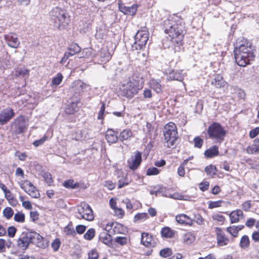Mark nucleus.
I'll return each instance as SVG.
<instances>
[{"instance_id":"f704fd0d","label":"nucleus","mask_w":259,"mask_h":259,"mask_svg":"<svg viewBox=\"0 0 259 259\" xmlns=\"http://www.w3.org/2000/svg\"><path fill=\"white\" fill-rule=\"evenodd\" d=\"M63 79V75L61 73H58L57 76L53 77L52 79V82L51 85L52 86L55 85L57 86L60 84Z\"/></svg>"},{"instance_id":"393cba45","label":"nucleus","mask_w":259,"mask_h":259,"mask_svg":"<svg viewBox=\"0 0 259 259\" xmlns=\"http://www.w3.org/2000/svg\"><path fill=\"white\" fill-rule=\"evenodd\" d=\"M212 84L217 88H221L224 87L227 82L224 80L223 77L220 74H217L213 80L212 81Z\"/></svg>"},{"instance_id":"1a4fd4ad","label":"nucleus","mask_w":259,"mask_h":259,"mask_svg":"<svg viewBox=\"0 0 259 259\" xmlns=\"http://www.w3.org/2000/svg\"><path fill=\"white\" fill-rule=\"evenodd\" d=\"M149 39V32L146 28L139 30L135 36V43L132 45V49L141 50L145 47Z\"/></svg>"},{"instance_id":"4468645a","label":"nucleus","mask_w":259,"mask_h":259,"mask_svg":"<svg viewBox=\"0 0 259 259\" xmlns=\"http://www.w3.org/2000/svg\"><path fill=\"white\" fill-rule=\"evenodd\" d=\"M89 87L88 84L84 83L80 80H76L73 82L71 88L70 89L71 92H74L77 98L80 93L83 92Z\"/></svg>"},{"instance_id":"7ed1b4c3","label":"nucleus","mask_w":259,"mask_h":259,"mask_svg":"<svg viewBox=\"0 0 259 259\" xmlns=\"http://www.w3.org/2000/svg\"><path fill=\"white\" fill-rule=\"evenodd\" d=\"M30 243L40 248L45 247L44 238L36 232H26L21 234L17 240V246L19 249L25 250Z\"/></svg>"},{"instance_id":"2f4dec72","label":"nucleus","mask_w":259,"mask_h":259,"mask_svg":"<svg viewBox=\"0 0 259 259\" xmlns=\"http://www.w3.org/2000/svg\"><path fill=\"white\" fill-rule=\"evenodd\" d=\"M161 234L162 237L165 238H171L174 235V233L170 228L164 227L161 231Z\"/></svg>"},{"instance_id":"de8ad7c7","label":"nucleus","mask_w":259,"mask_h":259,"mask_svg":"<svg viewBox=\"0 0 259 259\" xmlns=\"http://www.w3.org/2000/svg\"><path fill=\"white\" fill-rule=\"evenodd\" d=\"M99 254L95 249H92L88 253L89 259H98Z\"/></svg>"},{"instance_id":"6e6d98bb","label":"nucleus","mask_w":259,"mask_h":259,"mask_svg":"<svg viewBox=\"0 0 259 259\" xmlns=\"http://www.w3.org/2000/svg\"><path fill=\"white\" fill-rule=\"evenodd\" d=\"M61 242L59 239H56L52 243L51 246L53 248V250L55 251H57L60 246Z\"/></svg>"},{"instance_id":"7c9ffc66","label":"nucleus","mask_w":259,"mask_h":259,"mask_svg":"<svg viewBox=\"0 0 259 259\" xmlns=\"http://www.w3.org/2000/svg\"><path fill=\"white\" fill-rule=\"evenodd\" d=\"M150 85L157 93H159L162 91L160 80L159 79H151L150 81Z\"/></svg>"},{"instance_id":"f8f14e48","label":"nucleus","mask_w":259,"mask_h":259,"mask_svg":"<svg viewBox=\"0 0 259 259\" xmlns=\"http://www.w3.org/2000/svg\"><path fill=\"white\" fill-rule=\"evenodd\" d=\"M14 110L10 107L4 109L0 112V124L4 125L9 121L14 116Z\"/></svg>"},{"instance_id":"473e14b6","label":"nucleus","mask_w":259,"mask_h":259,"mask_svg":"<svg viewBox=\"0 0 259 259\" xmlns=\"http://www.w3.org/2000/svg\"><path fill=\"white\" fill-rule=\"evenodd\" d=\"M63 186L67 188L74 189L78 187L79 184L73 180H69L64 182Z\"/></svg>"},{"instance_id":"e433bc0d","label":"nucleus","mask_w":259,"mask_h":259,"mask_svg":"<svg viewBox=\"0 0 259 259\" xmlns=\"http://www.w3.org/2000/svg\"><path fill=\"white\" fill-rule=\"evenodd\" d=\"M259 151V145L253 144L246 148V152L249 154H253Z\"/></svg>"},{"instance_id":"b1692460","label":"nucleus","mask_w":259,"mask_h":259,"mask_svg":"<svg viewBox=\"0 0 259 259\" xmlns=\"http://www.w3.org/2000/svg\"><path fill=\"white\" fill-rule=\"evenodd\" d=\"M99 56L101 61L102 62H106L109 61L112 57L111 54L109 52L107 48H102L99 52Z\"/></svg>"},{"instance_id":"dca6fc26","label":"nucleus","mask_w":259,"mask_h":259,"mask_svg":"<svg viewBox=\"0 0 259 259\" xmlns=\"http://www.w3.org/2000/svg\"><path fill=\"white\" fill-rule=\"evenodd\" d=\"M119 10L125 15L133 16L136 13L138 8L137 4H133L131 6H126L121 1L118 2Z\"/></svg>"},{"instance_id":"6e6552de","label":"nucleus","mask_w":259,"mask_h":259,"mask_svg":"<svg viewBox=\"0 0 259 259\" xmlns=\"http://www.w3.org/2000/svg\"><path fill=\"white\" fill-rule=\"evenodd\" d=\"M75 217L79 220L84 219L89 221H92L94 219L93 210L88 204L82 202L77 206Z\"/></svg>"},{"instance_id":"4c0bfd02","label":"nucleus","mask_w":259,"mask_h":259,"mask_svg":"<svg viewBox=\"0 0 259 259\" xmlns=\"http://www.w3.org/2000/svg\"><path fill=\"white\" fill-rule=\"evenodd\" d=\"M3 215L7 219H10L14 214V211L10 207H7L3 210Z\"/></svg>"},{"instance_id":"f3484780","label":"nucleus","mask_w":259,"mask_h":259,"mask_svg":"<svg viewBox=\"0 0 259 259\" xmlns=\"http://www.w3.org/2000/svg\"><path fill=\"white\" fill-rule=\"evenodd\" d=\"M215 232L217 234V245L219 246L222 247L229 244L230 240L221 228H215Z\"/></svg>"},{"instance_id":"49530a36","label":"nucleus","mask_w":259,"mask_h":259,"mask_svg":"<svg viewBox=\"0 0 259 259\" xmlns=\"http://www.w3.org/2000/svg\"><path fill=\"white\" fill-rule=\"evenodd\" d=\"M193 223L195 222L198 225H202L204 223V219L202 217L199 213L194 215Z\"/></svg>"},{"instance_id":"69168bd1","label":"nucleus","mask_w":259,"mask_h":259,"mask_svg":"<svg viewBox=\"0 0 259 259\" xmlns=\"http://www.w3.org/2000/svg\"><path fill=\"white\" fill-rule=\"evenodd\" d=\"M212 218L213 220L220 222H223L225 220V217L221 214H214L212 215Z\"/></svg>"},{"instance_id":"c03bdc74","label":"nucleus","mask_w":259,"mask_h":259,"mask_svg":"<svg viewBox=\"0 0 259 259\" xmlns=\"http://www.w3.org/2000/svg\"><path fill=\"white\" fill-rule=\"evenodd\" d=\"M115 241L121 245H124L127 244V238L126 237L119 236L115 238Z\"/></svg>"},{"instance_id":"423d86ee","label":"nucleus","mask_w":259,"mask_h":259,"mask_svg":"<svg viewBox=\"0 0 259 259\" xmlns=\"http://www.w3.org/2000/svg\"><path fill=\"white\" fill-rule=\"evenodd\" d=\"M163 135L165 146L168 148L173 146L178 137L175 123L172 122L167 123L164 127Z\"/></svg>"},{"instance_id":"79ce46f5","label":"nucleus","mask_w":259,"mask_h":259,"mask_svg":"<svg viewBox=\"0 0 259 259\" xmlns=\"http://www.w3.org/2000/svg\"><path fill=\"white\" fill-rule=\"evenodd\" d=\"M95 230L94 229H90L84 235V238L87 240H92L95 236Z\"/></svg>"},{"instance_id":"72a5a7b5","label":"nucleus","mask_w":259,"mask_h":259,"mask_svg":"<svg viewBox=\"0 0 259 259\" xmlns=\"http://www.w3.org/2000/svg\"><path fill=\"white\" fill-rule=\"evenodd\" d=\"M249 245V239L247 235L242 237L240 241V246L242 248H246Z\"/></svg>"},{"instance_id":"c9c22d12","label":"nucleus","mask_w":259,"mask_h":259,"mask_svg":"<svg viewBox=\"0 0 259 259\" xmlns=\"http://www.w3.org/2000/svg\"><path fill=\"white\" fill-rule=\"evenodd\" d=\"M216 167L212 165H209L205 168V171L207 175L212 177L216 174Z\"/></svg>"},{"instance_id":"20e7f679","label":"nucleus","mask_w":259,"mask_h":259,"mask_svg":"<svg viewBox=\"0 0 259 259\" xmlns=\"http://www.w3.org/2000/svg\"><path fill=\"white\" fill-rule=\"evenodd\" d=\"M144 83L142 77L133 76L128 81L121 84L120 90L123 96L132 98L143 88Z\"/></svg>"},{"instance_id":"774afa93","label":"nucleus","mask_w":259,"mask_h":259,"mask_svg":"<svg viewBox=\"0 0 259 259\" xmlns=\"http://www.w3.org/2000/svg\"><path fill=\"white\" fill-rule=\"evenodd\" d=\"M16 232V229L14 227H10L8 229V235L10 237H13Z\"/></svg>"},{"instance_id":"6ab92c4d","label":"nucleus","mask_w":259,"mask_h":259,"mask_svg":"<svg viewBox=\"0 0 259 259\" xmlns=\"http://www.w3.org/2000/svg\"><path fill=\"white\" fill-rule=\"evenodd\" d=\"M141 243L147 247H154L156 244L155 239L148 233H142Z\"/></svg>"},{"instance_id":"3c124183","label":"nucleus","mask_w":259,"mask_h":259,"mask_svg":"<svg viewBox=\"0 0 259 259\" xmlns=\"http://www.w3.org/2000/svg\"><path fill=\"white\" fill-rule=\"evenodd\" d=\"M47 139H48V137L46 136H45L42 138L34 141L33 143V145L36 147H38V146L42 145Z\"/></svg>"},{"instance_id":"9d476101","label":"nucleus","mask_w":259,"mask_h":259,"mask_svg":"<svg viewBox=\"0 0 259 259\" xmlns=\"http://www.w3.org/2000/svg\"><path fill=\"white\" fill-rule=\"evenodd\" d=\"M13 126L15 127L14 132L16 134H21L25 132L28 124L25 117L20 116L15 120Z\"/></svg>"},{"instance_id":"4d7b16f0","label":"nucleus","mask_w":259,"mask_h":259,"mask_svg":"<svg viewBox=\"0 0 259 259\" xmlns=\"http://www.w3.org/2000/svg\"><path fill=\"white\" fill-rule=\"evenodd\" d=\"M104 186L107 187L109 190H112L115 188L116 184L113 183L111 181H106L104 182Z\"/></svg>"},{"instance_id":"5fc2aeb1","label":"nucleus","mask_w":259,"mask_h":259,"mask_svg":"<svg viewBox=\"0 0 259 259\" xmlns=\"http://www.w3.org/2000/svg\"><path fill=\"white\" fill-rule=\"evenodd\" d=\"M159 171L158 168L156 167L149 168L147 170V175L148 176L156 175L158 174Z\"/></svg>"},{"instance_id":"c756f323","label":"nucleus","mask_w":259,"mask_h":259,"mask_svg":"<svg viewBox=\"0 0 259 259\" xmlns=\"http://www.w3.org/2000/svg\"><path fill=\"white\" fill-rule=\"evenodd\" d=\"M219 154L218 147L213 146L206 150L204 152V155L207 158H212Z\"/></svg>"},{"instance_id":"bb28decb","label":"nucleus","mask_w":259,"mask_h":259,"mask_svg":"<svg viewBox=\"0 0 259 259\" xmlns=\"http://www.w3.org/2000/svg\"><path fill=\"white\" fill-rule=\"evenodd\" d=\"M133 137V133L130 129L126 128L123 130L120 133L118 138L120 141L123 142L125 140H130Z\"/></svg>"},{"instance_id":"37998d69","label":"nucleus","mask_w":259,"mask_h":259,"mask_svg":"<svg viewBox=\"0 0 259 259\" xmlns=\"http://www.w3.org/2000/svg\"><path fill=\"white\" fill-rule=\"evenodd\" d=\"M29 71L24 68H18L15 71V76H19L21 75L25 76L28 75Z\"/></svg>"},{"instance_id":"a18cd8bd","label":"nucleus","mask_w":259,"mask_h":259,"mask_svg":"<svg viewBox=\"0 0 259 259\" xmlns=\"http://www.w3.org/2000/svg\"><path fill=\"white\" fill-rule=\"evenodd\" d=\"M160 255L164 257H167L170 256L171 253V250L169 248H165L160 250Z\"/></svg>"},{"instance_id":"e2e57ef3","label":"nucleus","mask_w":259,"mask_h":259,"mask_svg":"<svg viewBox=\"0 0 259 259\" xmlns=\"http://www.w3.org/2000/svg\"><path fill=\"white\" fill-rule=\"evenodd\" d=\"M161 188L160 187H154L153 190L150 191V193L151 195H155L157 196L158 194L162 192L161 190Z\"/></svg>"},{"instance_id":"09e8293b","label":"nucleus","mask_w":259,"mask_h":259,"mask_svg":"<svg viewBox=\"0 0 259 259\" xmlns=\"http://www.w3.org/2000/svg\"><path fill=\"white\" fill-rule=\"evenodd\" d=\"M42 177L46 182L49 185H51L53 182V179L52 178L51 175L49 172H44L42 175Z\"/></svg>"},{"instance_id":"603ef678","label":"nucleus","mask_w":259,"mask_h":259,"mask_svg":"<svg viewBox=\"0 0 259 259\" xmlns=\"http://www.w3.org/2000/svg\"><path fill=\"white\" fill-rule=\"evenodd\" d=\"M194 146L195 147L200 148L203 143V140L202 139L200 138L199 137H197L194 139Z\"/></svg>"},{"instance_id":"f03ea898","label":"nucleus","mask_w":259,"mask_h":259,"mask_svg":"<svg viewBox=\"0 0 259 259\" xmlns=\"http://www.w3.org/2000/svg\"><path fill=\"white\" fill-rule=\"evenodd\" d=\"M234 52L236 62L240 66H246L254 59L251 45L247 41L237 45L234 48Z\"/></svg>"},{"instance_id":"0e129e2a","label":"nucleus","mask_w":259,"mask_h":259,"mask_svg":"<svg viewBox=\"0 0 259 259\" xmlns=\"http://www.w3.org/2000/svg\"><path fill=\"white\" fill-rule=\"evenodd\" d=\"M64 232L67 235L73 236L75 234L74 230L68 226H67L64 228Z\"/></svg>"},{"instance_id":"2eb2a0df","label":"nucleus","mask_w":259,"mask_h":259,"mask_svg":"<svg viewBox=\"0 0 259 259\" xmlns=\"http://www.w3.org/2000/svg\"><path fill=\"white\" fill-rule=\"evenodd\" d=\"M142 160L141 154L140 152L137 151L135 154L127 160L128 167L132 170L138 168Z\"/></svg>"},{"instance_id":"aec40b11","label":"nucleus","mask_w":259,"mask_h":259,"mask_svg":"<svg viewBox=\"0 0 259 259\" xmlns=\"http://www.w3.org/2000/svg\"><path fill=\"white\" fill-rule=\"evenodd\" d=\"M176 221L181 225L192 226L193 225V219L185 214H178L175 217Z\"/></svg>"},{"instance_id":"9b49d317","label":"nucleus","mask_w":259,"mask_h":259,"mask_svg":"<svg viewBox=\"0 0 259 259\" xmlns=\"http://www.w3.org/2000/svg\"><path fill=\"white\" fill-rule=\"evenodd\" d=\"M20 187L33 198H37L40 196L39 191L29 181L21 184Z\"/></svg>"},{"instance_id":"680f3d73","label":"nucleus","mask_w":259,"mask_h":259,"mask_svg":"<svg viewBox=\"0 0 259 259\" xmlns=\"http://www.w3.org/2000/svg\"><path fill=\"white\" fill-rule=\"evenodd\" d=\"M221 203H222L221 201L210 202L209 203L208 208L212 209L213 208L220 207L221 206Z\"/></svg>"},{"instance_id":"39448f33","label":"nucleus","mask_w":259,"mask_h":259,"mask_svg":"<svg viewBox=\"0 0 259 259\" xmlns=\"http://www.w3.org/2000/svg\"><path fill=\"white\" fill-rule=\"evenodd\" d=\"M50 17V20L54 24V26L59 29H65L70 22L65 10L58 7H55L51 10Z\"/></svg>"},{"instance_id":"5701e85b","label":"nucleus","mask_w":259,"mask_h":259,"mask_svg":"<svg viewBox=\"0 0 259 259\" xmlns=\"http://www.w3.org/2000/svg\"><path fill=\"white\" fill-rule=\"evenodd\" d=\"M243 212L240 209L232 211L229 215L231 223L233 224L238 222L240 219L243 217Z\"/></svg>"},{"instance_id":"864d4df0","label":"nucleus","mask_w":259,"mask_h":259,"mask_svg":"<svg viewBox=\"0 0 259 259\" xmlns=\"http://www.w3.org/2000/svg\"><path fill=\"white\" fill-rule=\"evenodd\" d=\"M209 183L207 181H204L200 183L199 185V189L202 191H205L208 189Z\"/></svg>"},{"instance_id":"13d9d810","label":"nucleus","mask_w":259,"mask_h":259,"mask_svg":"<svg viewBox=\"0 0 259 259\" xmlns=\"http://www.w3.org/2000/svg\"><path fill=\"white\" fill-rule=\"evenodd\" d=\"M194 239V236L191 233H187L184 235V240L187 243H191Z\"/></svg>"},{"instance_id":"0eeeda50","label":"nucleus","mask_w":259,"mask_h":259,"mask_svg":"<svg viewBox=\"0 0 259 259\" xmlns=\"http://www.w3.org/2000/svg\"><path fill=\"white\" fill-rule=\"evenodd\" d=\"M207 133L210 139L220 144L224 140L227 131L220 123L213 122L209 126Z\"/></svg>"},{"instance_id":"338daca9","label":"nucleus","mask_w":259,"mask_h":259,"mask_svg":"<svg viewBox=\"0 0 259 259\" xmlns=\"http://www.w3.org/2000/svg\"><path fill=\"white\" fill-rule=\"evenodd\" d=\"M16 155L18 156L19 159L21 161L25 160L26 158L27 157L26 153H20L19 151L16 152Z\"/></svg>"},{"instance_id":"f257e3e1","label":"nucleus","mask_w":259,"mask_h":259,"mask_svg":"<svg viewBox=\"0 0 259 259\" xmlns=\"http://www.w3.org/2000/svg\"><path fill=\"white\" fill-rule=\"evenodd\" d=\"M163 26L165 32L168 34L171 41L177 45L181 44L184 28L182 20L177 16H173L164 20Z\"/></svg>"},{"instance_id":"cd10ccee","label":"nucleus","mask_w":259,"mask_h":259,"mask_svg":"<svg viewBox=\"0 0 259 259\" xmlns=\"http://www.w3.org/2000/svg\"><path fill=\"white\" fill-rule=\"evenodd\" d=\"M121 177L120 176H118V188L120 189L130 184L131 182V180H129L126 175H124L122 172H121Z\"/></svg>"},{"instance_id":"a878e982","label":"nucleus","mask_w":259,"mask_h":259,"mask_svg":"<svg viewBox=\"0 0 259 259\" xmlns=\"http://www.w3.org/2000/svg\"><path fill=\"white\" fill-rule=\"evenodd\" d=\"M110 233H107L106 232H102L99 235V240L104 244L110 246L112 242V237Z\"/></svg>"},{"instance_id":"052dcab7","label":"nucleus","mask_w":259,"mask_h":259,"mask_svg":"<svg viewBox=\"0 0 259 259\" xmlns=\"http://www.w3.org/2000/svg\"><path fill=\"white\" fill-rule=\"evenodd\" d=\"M115 215L119 218H122L124 214V212L122 209L118 207H116L113 209Z\"/></svg>"},{"instance_id":"c85d7f7f","label":"nucleus","mask_w":259,"mask_h":259,"mask_svg":"<svg viewBox=\"0 0 259 259\" xmlns=\"http://www.w3.org/2000/svg\"><path fill=\"white\" fill-rule=\"evenodd\" d=\"M78 102L79 99L77 98L74 101L68 104L65 109V112L67 114H71L76 112L77 110V104Z\"/></svg>"},{"instance_id":"4be33fe9","label":"nucleus","mask_w":259,"mask_h":259,"mask_svg":"<svg viewBox=\"0 0 259 259\" xmlns=\"http://www.w3.org/2000/svg\"><path fill=\"white\" fill-rule=\"evenodd\" d=\"M105 137L108 143L110 144L116 143L118 139L117 132H116L112 129H108L107 131Z\"/></svg>"},{"instance_id":"ddd939ff","label":"nucleus","mask_w":259,"mask_h":259,"mask_svg":"<svg viewBox=\"0 0 259 259\" xmlns=\"http://www.w3.org/2000/svg\"><path fill=\"white\" fill-rule=\"evenodd\" d=\"M4 39L7 44L11 48H18L20 44V41L16 34L9 33L4 35Z\"/></svg>"},{"instance_id":"bf43d9fd","label":"nucleus","mask_w":259,"mask_h":259,"mask_svg":"<svg viewBox=\"0 0 259 259\" xmlns=\"http://www.w3.org/2000/svg\"><path fill=\"white\" fill-rule=\"evenodd\" d=\"M259 134V127H256L251 130L249 132V137L254 138Z\"/></svg>"},{"instance_id":"a19ab883","label":"nucleus","mask_w":259,"mask_h":259,"mask_svg":"<svg viewBox=\"0 0 259 259\" xmlns=\"http://www.w3.org/2000/svg\"><path fill=\"white\" fill-rule=\"evenodd\" d=\"M227 232L233 237H236L238 233V227L232 226L227 228Z\"/></svg>"},{"instance_id":"58836bf2","label":"nucleus","mask_w":259,"mask_h":259,"mask_svg":"<svg viewBox=\"0 0 259 259\" xmlns=\"http://www.w3.org/2000/svg\"><path fill=\"white\" fill-rule=\"evenodd\" d=\"M149 216L147 213H140L136 214L135 217V222H143L148 219Z\"/></svg>"},{"instance_id":"412c9836","label":"nucleus","mask_w":259,"mask_h":259,"mask_svg":"<svg viewBox=\"0 0 259 259\" xmlns=\"http://www.w3.org/2000/svg\"><path fill=\"white\" fill-rule=\"evenodd\" d=\"M182 70H171L167 74V79L168 80H178L182 81L184 78V74Z\"/></svg>"},{"instance_id":"8fccbe9b","label":"nucleus","mask_w":259,"mask_h":259,"mask_svg":"<svg viewBox=\"0 0 259 259\" xmlns=\"http://www.w3.org/2000/svg\"><path fill=\"white\" fill-rule=\"evenodd\" d=\"M69 50H72L74 53H78L81 51V48L77 44H72L69 47Z\"/></svg>"},{"instance_id":"a211bd4d","label":"nucleus","mask_w":259,"mask_h":259,"mask_svg":"<svg viewBox=\"0 0 259 259\" xmlns=\"http://www.w3.org/2000/svg\"><path fill=\"white\" fill-rule=\"evenodd\" d=\"M105 230L111 234H121L123 231V226L118 223H108Z\"/></svg>"},{"instance_id":"ea45409f","label":"nucleus","mask_w":259,"mask_h":259,"mask_svg":"<svg viewBox=\"0 0 259 259\" xmlns=\"http://www.w3.org/2000/svg\"><path fill=\"white\" fill-rule=\"evenodd\" d=\"M25 214L22 212H18L14 215V220L18 223H23L25 221Z\"/></svg>"}]
</instances>
